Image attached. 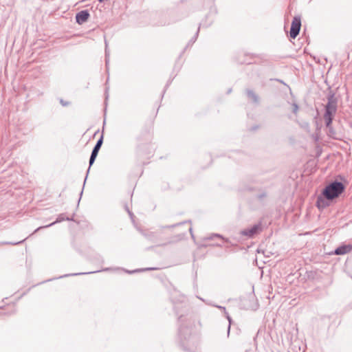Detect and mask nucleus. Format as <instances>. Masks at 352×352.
Listing matches in <instances>:
<instances>
[{"mask_svg": "<svg viewBox=\"0 0 352 352\" xmlns=\"http://www.w3.org/2000/svg\"><path fill=\"white\" fill-rule=\"evenodd\" d=\"M215 307L219 309L220 310L223 311V312H226V309L225 307H222L220 305H216Z\"/></svg>", "mask_w": 352, "mask_h": 352, "instance_id": "26", "label": "nucleus"}, {"mask_svg": "<svg viewBox=\"0 0 352 352\" xmlns=\"http://www.w3.org/2000/svg\"><path fill=\"white\" fill-rule=\"evenodd\" d=\"M352 250V244L342 245L334 250L336 255H343Z\"/></svg>", "mask_w": 352, "mask_h": 352, "instance_id": "7", "label": "nucleus"}, {"mask_svg": "<svg viewBox=\"0 0 352 352\" xmlns=\"http://www.w3.org/2000/svg\"><path fill=\"white\" fill-rule=\"evenodd\" d=\"M345 189L344 185L338 181H333L322 190L320 195L317 197L316 206L318 209H324L328 207L331 201L338 197Z\"/></svg>", "mask_w": 352, "mask_h": 352, "instance_id": "2", "label": "nucleus"}, {"mask_svg": "<svg viewBox=\"0 0 352 352\" xmlns=\"http://www.w3.org/2000/svg\"><path fill=\"white\" fill-rule=\"evenodd\" d=\"M98 154L96 153H94L93 152H91V156H90V158H89V168L87 170V175H86V177L85 179V182H84V184L86 182V179H87V175L89 174V170H90V168L91 166L93 165V164L94 163L95 160H96V158L97 157Z\"/></svg>", "mask_w": 352, "mask_h": 352, "instance_id": "14", "label": "nucleus"}, {"mask_svg": "<svg viewBox=\"0 0 352 352\" xmlns=\"http://www.w3.org/2000/svg\"><path fill=\"white\" fill-rule=\"evenodd\" d=\"M126 209L127 212H129V215H130V216H132V215H133V213H132V212H131L128 209V208H127V207H126Z\"/></svg>", "mask_w": 352, "mask_h": 352, "instance_id": "29", "label": "nucleus"}, {"mask_svg": "<svg viewBox=\"0 0 352 352\" xmlns=\"http://www.w3.org/2000/svg\"><path fill=\"white\" fill-rule=\"evenodd\" d=\"M109 62V53L107 50V42L105 41V63L107 68L108 67V64Z\"/></svg>", "mask_w": 352, "mask_h": 352, "instance_id": "17", "label": "nucleus"}, {"mask_svg": "<svg viewBox=\"0 0 352 352\" xmlns=\"http://www.w3.org/2000/svg\"><path fill=\"white\" fill-rule=\"evenodd\" d=\"M289 91H290V94L292 95V89H289Z\"/></svg>", "mask_w": 352, "mask_h": 352, "instance_id": "34", "label": "nucleus"}, {"mask_svg": "<svg viewBox=\"0 0 352 352\" xmlns=\"http://www.w3.org/2000/svg\"><path fill=\"white\" fill-rule=\"evenodd\" d=\"M65 220H66V221H71V220H72V219L69 218V217H66V218H65V217H63V214H61L58 215V217H57L56 220L54 222H53V223H50V224H49V225L45 226H40V227H38V228H36V229L34 231V232H33L32 234H33L36 233V232H38V230H41V229H43V228H48V227H50V226H52L54 225V224H55V223H59V222L63 221H65Z\"/></svg>", "mask_w": 352, "mask_h": 352, "instance_id": "8", "label": "nucleus"}, {"mask_svg": "<svg viewBox=\"0 0 352 352\" xmlns=\"http://www.w3.org/2000/svg\"><path fill=\"white\" fill-rule=\"evenodd\" d=\"M182 223H178V224H174V225H173V226H170V227H171V228H174V227H175V226H178V225L182 224Z\"/></svg>", "mask_w": 352, "mask_h": 352, "instance_id": "31", "label": "nucleus"}, {"mask_svg": "<svg viewBox=\"0 0 352 352\" xmlns=\"http://www.w3.org/2000/svg\"><path fill=\"white\" fill-rule=\"evenodd\" d=\"M104 0H98L99 2H102L104 1Z\"/></svg>", "mask_w": 352, "mask_h": 352, "instance_id": "33", "label": "nucleus"}, {"mask_svg": "<svg viewBox=\"0 0 352 352\" xmlns=\"http://www.w3.org/2000/svg\"><path fill=\"white\" fill-rule=\"evenodd\" d=\"M301 28V19L299 16H296L294 17L291 28L289 31V36L292 38H296V36L299 34L300 30Z\"/></svg>", "mask_w": 352, "mask_h": 352, "instance_id": "4", "label": "nucleus"}, {"mask_svg": "<svg viewBox=\"0 0 352 352\" xmlns=\"http://www.w3.org/2000/svg\"><path fill=\"white\" fill-rule=\"evenodd\" d=\"M246 95L250 100L256 104H258L259 98L258 96L254 92L252 89H248Z\"/></svg>", "mask_w": 352, "mask_h": 352, "instance_id": "10", "label": "nucleus"}, {"mask_svg": "<svg viewBox=\"0 0 352 352\" xmlns=\"http://www.w3.org/2000/svg\"><path fill=\"white\" fill-rule=\"evenodd\" d=\"M327 103L325 105L324 120L327 128L330 129L338 107V98L336 97L335 93L330 91L327 96Z\"/></svg>", "mask_w": 352, "mask_h": 352, "instance_id": "3", "label": "nucleus"}, {"mask_svg": "<svg viewBox=\"0 0 352 352\" xmlns=\"http://www.w3.org/2000/svg\"><path fill=\"white\" fill-rule=\"evenodd\" d=\"M100 272V270H97V271H95V272H93L92 273H95V272ZM90 272H89L88 274H89ZM84 273H76L74 274V275H79V274H83Z\"/></svg>", "mask_w": 352, "mask_h": 352, "instance_id": "28", "label": "nucleus"}, {"mask_svg": "<svg viewBox=\"0 0 352 352\" xmlns=\"http://www.w3.org/2000/svg\"><path fill=\"white\" fill-rule=\"evenodd\" d=\"M230 92H231V89H228L227 94H230Z\"/></svg>", "mask_w": 352, "mask_h": 352, "instance_id": "32", "label": "nucleus"}, {"mask_svg": "<svg viewBox=\"0 0 352 352\" xmlns=\"http://www.w3.org/2000/svg\"><path fill=\"white\" fill-rule=\"evenodd\" d=\"M262 230L261 223L255 224L250 228H245L240 231V234L248 238H252Z\"/></svg>", "mask_w": 352, "mask_h": 352, "instance_id": "5", "label": "nucleus"}, {"mask_svg": "<svg viewBox=\"0 0 352 352\" xmlns=\"http://www.w3.org/2000/svg\"><path fill=\"white\" fill-rule=\"evenodd\" d=\"M267 197V193H266V192H263L262 193L258 194V195H257V198H258V199H263V198H265V197Z\"/></svg>", "mask_w": 352, "mask_h": 352, "instance_id": "22", "label": "nucleus"}, {"mask_svg": "<svg viewBox=\"0 0 352 352\" xmlns=\"http://www.w3.org/2000/svg\"><path fill=\"white\" fill-rule=\"evenodd\" d=\"M215 237L220 238L226 243H230V241L228 239H226L223 236H221V234H212L210 236L207 237L206 239L212 240Z\"/></svg>", "mask_w": 352, "mask_h": 352, "instance_id": "16", "label": "nucleus"}, {"mask_svg": "<svg viewBox=\"0 0 352 352\" xmlns=\"http://www.w3.org/2000/svg\"><path fill=\"white\" fill-rule=\"evenodd\" d=\"M25 239H23L20 241H17V242H3V243H2V244L16 245L21 244L22 243H23L25 241Z\"/></svg>", "mask_w": 352, "mask_h": 352, "instance_id": "20", "label": "nucleus"}, {"mask_svg": "<svg viewBox=\"0 0 352 352\" xmlns=\"http://www.w3.org/2000/svg\"><path fill=\"white\" fill-rule=\"evenodd\" d=\"M98 154L96 153H94L93 152H91V156H90V158H89V168L87 170V175H86V177L85 179V182H84V184L86 182V179H87V175L89 174V170H90V168L91 166L93 165V164L94 163L95 160H96V158L97 157Z\"/></svg>", "mask_w": 352, "mask_h": 352, "instance_id": "15", "label": "nucleus"}, {"mask_svg": "<svg viewBox=\"0 0 352 352\" xmlns=\"http://www.w3.org/2000/svg\"><path fill=\"white\" fill-rule=\"evenodd\" d=\"M225 316L226 317V318L228 319V322H229V324H228V336H229L230 334V325H231V322H232V318L230 316L229 314L226 311V312H223Z\"/></svg>", "mask_w": 352, "mask_h": 352, "instance_id": "18", "label": "nucleus"}, {"mask_svg": "<svg viewBox=\"0 0 352 352\" xmlns=\"http://www.w3.org/2000/svg\"><path fill=\"white\" fill-rule=\"evenodd\" d=\"M89 16L90 14L87 10H81L76 14V21L78 24L82 25L88 20Z\"/></svg>", "mask_w": 352, "mask_h": 352, "instance_id": "6", "label": "nucleus"}, {"mask_svg": "<svg viewBox=\"0 0 352 352\" xmlns=\"http://www.w3.org/2000/svg\"><path fill=\"white\" fill-rule=\"evenodd\" d=\"M258 126H253V127L251 129V130H252V131H255L256 129H258Z\"/></svg>", "mask_w": 352, "mask_h": 352, "instance_id": "30", "label": "nucleus"}, {"mask_svg": "<svg viewBox=\"0 0 352 352\" xmlns=\"http://www.w3.org/2000/svg\"><path fill=\"white\" fill-rule=\"evenodd\" d=\"M270 84L268 85L269 86L279 87L280 85H283L288 87V85L286 83L278 79H270Z\"/></svg>", "mask_w": 352, "mask_h": 352, "instance_id": "12", "label": "nucleus"}, {"mask_svg": "<svg viewBox=\"0 0 352 352\" xmlns=\"http://www.w3.org/2000/svg\"><path fill=\"white\" fill-rule=\"evenodd\" d=\"M102 143H103V135L102 134L100 138L98 140V141H97L96 144H95L91 152L98 154V152L102 145Z\"/></svg>", "mask_w": 352, "mask_h": 352, "instance_id": "11", "label": "nucleus"}, {"mask_svg": "<svg viewBox=\"0 0 352 352\" xmlns=\"http://www.w3.org/2000/svg\"><path fill=\"white\" fill-rule=\"evenodd\" d=\"M60 103L63 106L66 107L69 104V102H65L63 99H60Z\"/></svg>", "mask_w": 352, "mask_h": 352, "instance_id": "23", "label": "nucleus"}, {"mask_svg": "<svg viewBox=\"0 0 352 352\" xmlns=\"http://www.w3.org/2000/svg\"><path fill=\"white\" fill-rule=\"evenodd\" d=\"M240 63H241V64H243V63H245V64H250V63H251L250 62H249V61H248V60H241V61H240Z\"/></svg>", "mask_w": 352, "mask_h": 352, "instance_id": "27", "label": "nucleus"}, {"mask_svg": "<svg viewBox=\"0 0 352 352\" xmlns=\"http://www.w3.org/2000/svg\"><path fill=\"white\" fill-rule=\"evenodd\" d=\"M199 32V28H198V30H197V32H196V34H195V36L193 37V38L191 40V41H192V43H194V42L196 41V39H197V36H198Z\"/></svg>", "mask_w": 352, "mask_h": 352, "instance_id": "24", "label": "nucleus"}, {"mask_svg": "<svg viewBox=\"0 0 352 352\" xmlns=\"http://www.w3.org/2000/svg\"><path fill=\"white\" fill-rule=\"evenodd\" d=\"M158 269L159 268H157V267H148V268H144V269L136 270H134V271H132V272H129V273H133V272H143V271L156 270H158Z\"/></svg>", "mask_w": 352, "mask_h": 352, "instance_id": "19", "label": "nucleus"}, {"mask_svg": "<svg viewBox=\"0 0 352 352\" xmlns=\"http://www.w3.org/2000/svg\"><path fill=\"white\" fill-rule=\"evenodd\" d=\"M98 154L96 153H94L93 152H91V156H90V158H89V168L87 170V175H86V177L85 179V182H84V184L86 182V179H87V175L89 174V170H90V168L91 166L93 165V164L94 163L95 160H96V158L97 157Z\"/></svg>", "mask_w": 352, "mask_h": 352, "instance_id": "13", "label": "nucleus"}, {"mask_svg": "<svg viewBox=\"0 0 352 352\" xmlns=\"http://www.w3.org/2000/svg\"><path fill=\"white\" fill-rule=\"evenodd\" d=\"M3 313L2 311H0V315L3 314Z\"/></svg>", "mask_w": 352, "mask_h": 352, "instance_id": "35", "label": "nucleus"}, {"mask_svg": "<svg viewBox=\"0 0 352 352\" xmlns=\"http://www.w3.org/2000/svg\"><path fill=\"white\" fill-rule=\"evenodd\" d=\"M178 340L180 346L187 351L197 349V338L193 334L194 320L190 315H181L178 318Z\"/></svg>", "mask_w": 352, "mask_h": 352, "instance_id": "1", "label": "nucleus"}, {"mask_svg": "<svg viewBox=\"0 0 352 352\" xmlns=\"http://www.w3.org/2000/svg\"><path fill=\"white\" fill-rule=\"evenodd\" d=\"M292 106H293V110H292L293 113H296L298 110V106L297 103L296 102H294L292 103Z\"/></svg>", "mask_w": 352, "mask_h": 352, "instance_id": "21", "label": "nucleus"}, {"mask_svg": "<svg viewBox=\"0 0 352 352\" xmlns=\"http://www.w3.org/2000/svg\"><path fill=\"white\" fill-rule=\"evenodd\" d=\"M104 96H105V105H107V101L108 100V98H109V94H108V91H107V89H106L105 92H104Z\"/></svg>", "mask_w": 352, "mask_h": 352, "instance_id": "25", "label": "nucleus"}, {"mask_svg": "<svg viewBox=\"0 0 352 352\" xmlns=\"http://www.w3.org/2000/svg\"><path fill=\"white\" fill-rule=\"evenodd\" d=\"M143 236L148 241L155 243L157 241V234L154 232H143Z\"/></svg>", "mask_w": 352, "mask_h": 352, "instance_id": "9", "label": "nucleus"}]
</instances>
